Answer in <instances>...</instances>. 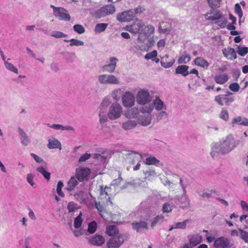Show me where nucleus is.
Segmentation results:
<instances>
[{"instance_id": "69168bd1", "label": "nucleus", "mask_w": 248, "mask_h": 248, "mask_svg": "<svg viewBox=\"0 0 248 248\" xmlns=\"http://www.w3.org/2000/svg\"><path fill=\"white\" fill-rule=\"evenodd\" d=\"M157 36H154L148 40V43L149 47H151L154 45L155 40L157 39Z\"/></svg>"}, {"instance_id": "a878e982", "label": "nucleus", "mask_w": 248, "mask_h": 248, "mask_svg": "<svg viewBox=\"0 0 248 248\" xmlns=\"http://www.w3.org/2000/svg\"><path fill=\"white\" fill-rule=\"evenodd\" d=\"M188 66L186 65H181L178 66L175 69L176 74H181L184 76H186L188 75Z\"/></svg>"}, {"instance_id": "338daca9", "label": "nucleus", "mask_w": 248, "mask_h": 248, "mask_svg": "<svg viewBox=\"0 0 248 248\" xmlns=\"http://www.w3.org/2000/svg\"><path fill=\"white\" fill-rule=\"evenodd\" d=\"M166 42L164 39H160L159 40L157 43V46L158 48H163L165 46Z\"/></svg>"}, {"instance_id": "72a5a7b5", "label": "nucleus", "mask_w": 248, "mask_h": 248, "mask_svg": "<svg viewBox=\"0 0 248 248\" xmlns=\"http://www.w3.org/2000/svg\"><path fill=\"white\" fill-rule=\"evenodd\" d=\"M191 57L190 55L184 54L181 56L178 60V63L179 64H185L190 61Z\"/></svg>"}, {"instance_id": "09e8293b", "label": "nucleus", "mask_w": 248, "mask_h": 248, "mask_svg": "<svg viewBox=\"0 0 248 248\" xmlns=\"http://www.w3.org/2000/svg\"><path fill=\"white\" fill-rule=\"evenodd\" d=\"M51 36L56 38H60L66 37L67 34L59 31H54L51 33Z\"/></svg>"}, {"instance_id": "f8f14e48", "label": "nucleus", "mask_w": 248, "mask_h": 248, "mask_svg": "<svg viewBox=\"0 0 248 248\" xmlns=\"http://www.w3.org/2000/svg\"><path fill=\"white\" fill-rule=\"evenodd\" d=\"M214 246L217 248H230L232 247L229 240L223 237L217 238L214 241Z\"/></svg>"}, {"instance_id": "e433bc0d", "label": "nucleus", "mask_w": 248, "mask_h": 248, "mask_svg": "<svg viewBox=\"0 0 248 248\" xmlns=\"http://www.w3.org/2000/svg\"><path fill=\"white\" fill-rule=\"evenodd\" d=\"M107 23H98L96 25L94 31L96 32H101L104 31L108 26Z\"/></svg>"}, {"instance_id": "13d9d810", "label": "nucleus", "mask_w": 248, "mask_h": 248, "mask_svg": "<svg viewBox=\"0 0 248 248\" xmlns=\"http://www.w3.org/2000/svg\"><path fill=\"white\" fill-rule=\"evenodd\" d=\"M229 89L232 92H237L239 90L240 86L237 83L233 82L230 84Z\"/></svg>"}, {"instance_id": "052dcab7", "label": "nucleus", "mask_w": 248, "mask_h": 248, "mask_svg": "<svg viewBox=\"0 0 248 248\" xmlns=\"http://www.w3.org/2000/svg\"><path fill=\"white\" fill-rule=\"evenodd\" d=\"M67 209L69 212H72L77 209V204L73 202H70L68 204Z\"/></svg>"}, {"instance_id": "a19ab883", "label": "nucleus", "mask_w": 248, "mask_h": 248, "mask_svg": "<svg viewBox=\"0 0 248 248\" xmlns=\"http://www.w3.org/2000/svg\"><path fill=\"white\" fill-rule=\"evenodd\" d=\"M4 64L5 65V67L7 69L17 74L18 73V69L17 68H16L12 63L8 62L6 61H5Z\"/></svg>"}, {"instance_id": "6e6552de", "label": "nucleus", "mask_w": 248, "mask_h": 248, "mask_svg": "<svg viewBox=\"0 0 248 248\" xmlns=\"http://www.w3.org/2000/svg\"><path fill=\"white\" fill-rule=\"evenodd\" d=\"M142 29L139 35L138 40L143 42L154 32L155 28L152 25H148Z\"/></svg>"}, {"instance_id": "f03ea898", "label": "nucleus", "mask_w": 248, "mask_h": 248, "mask_svg": "<svg viewBox=\"0 0 248 248\" xmlns=\"http://www.w3.org/2000/svg\"><path fill=\"white\" fill-rule=\"evenodd\" d=\"M236 146L235 140L232 135L228 136L226 139L219 145V151L222 154L229 153Z\"/></svg>"}, {"instance_id": "c03bdc74", "label": "nucleus", "mask_w": 248, "mask_h": 248, "mask_svg": "<svg viewBox=\"0 0 248 248\" xmlns=\"http://www.w3.org/2000/svg\"><path fill=\"white\" fill-rule=\"evenodd\" d=\"M164 216L162 215H158L155 217L152 220L151 222V227L153 228L155 226L158 222L160 221H162L164 219Z\"/></svg>"}, {"instance_id": "c756f323", "label": "nucleus", "mask_w": 248, "mask_h": 248, "mask_svg": "<svg viewBox=\"0 0 248 248\" xmlns=\"http://www.w3.org/2000/svg\"><path fill=\"white\" fill-rule=\"evenodd\" d=\"M132 226L134 230H136L137 231H139L140 228H145L146 229L148 228L147 224L144 221L133 222L132 224Z\"/></svg>"}, {"instance_id": "79ce46f5", "label": "nucleus", "mask_w": 248, "mask_h": 248, "mask_svg": "<svg viewBox=\"0 0 248 248\" xmlns=\"http://www.w3.org/2000/svg\"><path fill=\"white\" fill-rule=\"evenodd\" d=\"M237 53L241 56H245L248 53V47L238 46Z\"/></svg>"}, {"instance_id": "a18cd8bd", "label": "nucleus", "mask_w": 248, "mask_h": 248, "mask_svg": "<svg viewBox=\"0 0 248 248\" xmlns=\"http://www.w3.org/2000/svg\"><path fill=\"white\" fill-rule=\"evenodd\" d=\"M81 213H80L74 220V227L76 228H78L81 227L82 223V219L81 218Z\"/></svg>"}, {"instance_id": "603ef678", "label": "nucleus", "mask_w": 248, "mask_h": 248, "mask_svg": "<svg viewBox=\"0 0 248 248\" xmlns=\"http://www.w3.org/2000/svg\"><path fill=\"white\" fill-rule=\"evenodd\" d=\"M63 186V183L62 181L58 182L57 186V192L58 194L62 197L64 196V193L62 192V188Z\"/></svg>"}, {"instance_id": "412c9836", "label": "nucleus", "mask_w": 248, "mask_h": 248, "mask_svg": "<svg viewBox=\"0 0 248 248\" xmlns=\"http://www.w3.org/2000/svg\"><path fill=\"white\" fill-rule=\"evenodd\" d=\"M106 232L109 236H115L119 233V230L115 225H108L106 227Z\"/></svg>"}, {"instance_id": "aec40b11", "label": "nucleus", "mask_w": 248, "mask_h": 248, "mask_svg": "<svg viewBox=\"0 0 248 248\" xmlns=\"http://www.w3.org/2000/svg\"><path fill=\"white\" fill-rule=\"evenodd\" d=\"M215 82L218 84L223 85L229 80V76L227 73L216 75L214 77Z\"/></svg>"}, {"instance_id": "6ab92c4d", "label": "nucleus", "mask_w": 248, "mask_h": 248, "mask_svg": "<svg viewBox=\"0 0 248 248\" xmlns=\"http://www.w3.org/2000/svg\"><path fill=\"white\" fill-rule=\"evenodd\" d=\"M222 52L224 56L228 59L232 60L237 58L235 51L233 48H225L222 50Z\"/></svg>"}, {"instance_id": "1a4fd4ad", "label": "nucleus", "mask_w": 248, "mask_h": 248, "mask_svg": "<svg viewBox=\"0 0 248 248\" xmlns=\"http://www.w3.org/2000/svg\"><path fill=\"white\" fill-rule=\"evenodd\" d=\"M144 26V24L141 20L138 21L137 22H135L134 23L130 25L126 26L124 29L133 33L136 34L137 33H140V31H141V29Z\"/></svg>"}, {"instance_id": "7ed1b4c3", "label": "nucleus", "mask_w": 248, "mask_h": 248, "mask_svg": "<svg viewBox=\"0 0 248 248\" xmlns=\"http://www.w3.org/2000/svg\"><path fill=\"white\" fill-rule=\"evenodd\" d=\"M116 8L115 6L112 4H110L105 5L95 11L94 13V16L97 18H100L114 14Z\"/></svg>"}, {"instance_id": "864d4df0", "label": "nucleus", "mask_w": 248, "mask_h": 248, "mask_svg": "<svg viewBox=\"0 0 248 248\" xmlns=\"http://www.w3.org/2000/svg\"><path fill=\"white\" fill-rule=\"evenodd\" d=\"M202 242L201 236H197L196 238H192L190 240V245L192 246H196Z\"/></svg>"}, {"instance_id": "de8ad7c7", "label": "nucleus", "mask_w": 248, "mask_h": 248, "mask_svg": "<svg viewBox=\"0 0 248 248\" xmlns=\"http://www.w3.org/2000/svg\"><path fill=\"white\" fill-rule=\"evenodd\" d=\"M143 173L145 175V178H148L156 175L155 171L150 169L144 170Z\"/></svg>"}, {"instance_id": "423d86ee", "label": "nucleus", "mask_w": 248, "mask_h": 248, "mask_svg": "<svg viewBox=\"0 0 248 248\" xmlns=\"http://www.w3.org/2000/svg\"><path fill=\"white\" fill-rule=\"evenodd\" d=\"M91 173V170L88 168H79L76 170V176L80 182L87 181Z\"/></svg>"}, {"instance_id": "ea45409f", "label": "nucleus", "mask_w": 248, "mask_h": 248, "mask_svg": "<svg viewBox=\"0 0 248 248\" xmlns=\"http://www.w3.org/2000/svg\"><path fill=\"white\" fill-rule=\"evenodd\" d=\"M188 220H186L182 222L177 223L174 227H171L169 229V231H171L173 229H185L186 227V222H188Z\"/></svg>"}, {"instance_id": "bb28decb", "label": "nucleus", "mask_w": 248, "mask_h": 248, "mask_svg": "<svg viewBox=\"0 0 248 248\" xmlns=\"http://www.w3.org/2000/svg\"><path fill=\"white\" fill-rule=\"evenodd\" d=\"M151 123V116L150 114L142 116L139 119V123L143 126H147Z\"/></svg>"}, {"instance_id": "0e129e2a", "label": "nucleus", "mask_w": 248, "mask_h": 248, "mask_svg": "<svg viewBox=\"0 0 248 248\" xmlns=\"http://www.w3.org/2000/svg\"><path fill=\"white\" fill-rule=\"evenodd\" d=\"M171 208L170 205L165 203L163 206V211L164 212L169 213L171 211Z\"/></svg>"}, {"instance_id": "473e14b6", "label": "nucleus", "mask_w": 248, "mask_h": 248, "mask_svg": "<svg viewBox=\"0 0 248 248\" xmlns=\"http://www.w3.org/2000/svg\"><path fill=\"white\" fill-rule=\"evenodd\" d=\"M36 170L38 172H39L43 175V176L46 180H47V181L49 180L50 178V173L47 171L45 168L41 167L37 168Z\"/></svg>"}, {"instance_id": "7c9ffc66", "label": "nucleus", "mask_w": 248, "mask_h": 248, "mask_svg": "<svg viewBox=\"0 0 248 248\" xmlns=\"http://www.w3.org/2000/svg\"><path fill=\"white\" fill-rule=\"evenodd\" d=\"M157 55V52L156 50H153L151 52L147 53L144 58L146 60L151 59L153 61H155L156 63L158 62L159 60L158 59H156V57Z\"/></svg>"}, {"instance_id": "4d7b16f0", "label": "nucleus", "mask_w": 248, "mask_h": 248, "mask_svg": "<svg viewBox=\"0 0 248 248\" xmlns=\"http://www.w3.org/2000/svg\"><path fill=\"white\" fill-rule=\"evenodd\" d=\"M234 12L236 14H237L240 18H241L243 16V12L241 9V6L238 3H236L235 5Z\"/></svg>"}, {"instance_id": "e2e57ef3", "label": "nucleus", "mask_w": 248, "mask_h": 248, "mask_svg": "<svg viewBox=\"0 0 248 248\" xmlns=\"http://www.w3.org/2000/svg\"><path fill=\"white\" fill-rule=\"evenodd\" d=\"M27 179L28 182L31 186H33L34 185L33 182V175L31 173H29L27 175Z\"/></svg>"}, {"instance_id": "bf43d9fd", "label": "nucleus", "mask_w": 248, "mask_h": 248, "mask_svg": "<svg viewBox=\"0 0 248 248\" xmlns=\"http://www.w3.org/2000/svg\"><path fill=\"white\" fill-rule=\"evenodd\" d=\"M243 121L242 118L241 116H238L233 118L232 122V126H234L236 124L242 125L241 123Z\"/></svg>"}, {"instance_id": "0eeeda50", "label": "nucleus", "mask_w": 248, "mask_h": 248, "mask_svg": "<svg viewBox=\"0 0 248 248\" xmlns=\"http://www.w3.org/2000/svg\"><path fill=\"white\" fill-rule=\"evenodd\" d=\"M135 16L134 10L131 9L124 11L118 14L117 19L120 22H129L132 20Z\"/></svg>"}, {"instance_id": "2eb2a0df", "label": "nucleus", "mask_w": 248, "mask_h": 248, "mask_svg": "<svg viewBox=\"0 0 248 248\" xmlns=\"http://www.w3.org/2000/svg\"><path fill=\"white\" fill-rule=\"evenodd\" d=\"M222 16L219 10L212 8L210 12L205 15V17L206 20L216 21L217 19L220 18Z\"/></svg>"}, {"instance_id": "680f3d73", "label": "nucleus", "mask_w": 248, "mask_h": 248, "mask_svg": "<svg viewBox=\"0 0 248 248\" xmlns=\"http://www.w3.org/2000/svg\"><path fill=\"white\" fill-rule=\"evenodd\" d=\"M91 157V154H88V153H85L84 154H83V155H82L79 160H78V161L79 162H83L84 161H85L86 160H88V159H89Z\"/></svg>"}, {"instance_id": "8fccbe9b", "label": "nucleus", "mask_w": 248, "mask_h": 248, "mask_svg": "<svg viewBox=\"0 0 248 248\" xmlns=\"http://www.w3.org/2000/svg\"><path fill=\"white\" fill-rule=\"evenodd\" d=\"M219 117L225 121H227L229 118L228 111L226 109H222L220 112Z\"/></svg>"}, {"instance_id": "f3484780", "label": "nucleus", "mask_w": 248, "mask_h": 248, "mask_svg": "<svg viewBox=\"0 0 248 248\" xmlns=\"http://www.w3.org/2000/svg\"><path fill=\"white\" fill-rule=\"evenodd\" d=\"M109 62V64L103 66L102 68L104 71L112 73L115 69L118 59L115 57H111Z\"/></svg>"}, {"instance_id": "20e7f679", "label": "nucleus", "mask_w": 248, "mask_h": 248, "mask_svg": "<svg viewBox=\"0 0 248 248\" xmlns=\"http://www.w3.org/2000/svg\"><path fill=\"white\" fill-rule=\"evenodd\" d=\"M127 238V237L124 234L111 238L107 242V247L108 248H119Z\"/></svg>"}, {"instance_id": "b1692460", "label": "nucleus", "mask_w": 248, "mask_h": 248, "mask_svg": "<svg viewBox=\"0 0 248 248\" xmlns=\"http://www.w3.org/2000/svg\"><path fill=\"white\" fill-rule=\"evenodd\" d=\"M77 178L76 177L72 176L67 183V185L66 189L69 191H71L74 189L75 187L78 184Z\"/></svg>"}, {"instance_id": "58836bf2", "label": "nucleus", "mask_w": 248, "mask_h": 248, "mask_svg": "<svg viewBox=\"0 0 248 248\" xmlns=\"http://www.w3.org/2000/svg\"><path fill=\"white\" fill-rule=\"evenodd\" d=\"M159 161L154 156L147 157L145 160L146 164L148 165H154L159 163Z\"/></svg>"}, {"instance_id": "f704fd0d", "label": "nucleus", "mask_w": 248, "mask_h": 248, "mask_svg": "<svg viewBox=\"0 0 248 248\" xmlns=\"http://www.w3.org/2000/svg\"><path fill=\"white\" fill-rule=\"evenodd\" d=\"M129 158L131 159V163L135 164L136 163L140 162L141 159V155L139 154L135 153L133 155H131Z\"/></svg>"}, {"instance_id": "37998d69", "label": "nucleus", "mask_w": 248, "mask_h": 248, "mask_svg": "<svg viewBox=\"0 0 248 248\" xmlns=\"http://www.w3.org/2000/svg\"><path fill=\"white\" fill-rule=\"evenodd\" d=\"M238 231L240 232V237L246 243H248V232L244 231L241 229H238Z\"/></svg>"}, {"instance_id": "393cba45", "label": "nucleus", "mask_w": 248, "mask_h": 248, "mask_svg": "<svg viewBox=\"0 0 248 248\" xmlns=\"http://www.w3.org/2000/svg\"><path fill=\"white\" fill-rule=\"evenodd\" d=\"M137 125V123L134 120H128L122 124V127L125 130H131L135 128Z\"/></svg>"}, {"instance_id": "9b49d317", "label": "nucleus", "mask_w": 248, "mask_h": 248, "mask_svg": "<svg viewBox=\"0 0 248 248\" xmlns=\"http://www.w3.org/2000/svg\"><path fill=\"white\" fill-rule=\"evenodd\" d=\"M99 82L101 84H117L119 83L116 77L112 75H102L98 77Z\"/></svg>"}, {"instance_id": "4c0bfd02", "label": "nucleus", "mask_w": 248, "mask_h": 248, "mask_svg": "<svg viewBox=\"0 0 248 248\" xmlns=\"http://www.w3.org/2000/svg\"><path fill=\"white\" fill-rule=\"evenodd\" d=\"M97 227V223L93 221L88 224V232L90 233H93L96 231Z\"/></svg>"}, {"instance_id": "cd10ccee", "label": "nucleus", "mask_w": 248, "mask_h": 248, "mask_svg": "<svg viewBox=\"0 0 248 248\" xmlns=\"http://www.w3.org/2000/svg\"><path fill=\"white\" fill-rule=\"evenodd\" d=\"M18 131L21 137L22 143L25 145H28L30 143V140L27 134L20 128H18Z\"/></svg>"}, {"instance_id": "f257e3e1", "label": "nucleus", "mask_w": 248, "mask_h": 248, "mask_svg": "<svg viewBox=\"0 0 248 248\" xmlns=\"http://www.w3.org/2000/svg\"><path fill=\"white\" fill-rule=\"evenodd\" d=\"M110 191V187L106 186L104 189L102 188L100 196V201L98 202H95V207L97 209L102 217L105 219L107 218L105 215V214L107 213V206L112 205L109 196Z\"/></svg>"}, {"instance_id": "4be33fe9", "label": "nucleus", "mask_w": 248, "mask_h": 248, "mask_svg": "<svg viewBox=\"0 0 248 248\" xmlns=\"http://www.w3.org/2000/svg\"><path fill=\"white\" fill-rule=\"evenodd\" d=\"M195 64L202 68H206L209 67V62L204 59L202 57H197L194 60Z\"/></svg>"}, {"instance_id": "c9c22d12", "label": "nucleus", "mask_w": 248, "mask_h": 248, "mask_svg": "<svg viewBox=\"0 0 248 248\" xmlns=\"http://www.w3.org/2000/svg\"><path fill=\"white\" fill-rule=\"evenodd\" d=\"M215 23L217 24L218 26L219 27V28L223 29L226 26L227 20L224 17H223L222 16L220 18L217 19V20L215 21Z\"/></svg>"}, {"instance_id": "5701e85b", "label": "nucleus", "mask_w": 248, "mask_h": 248, "mask_svg": "<svg viewBox=\"0 0 248 248\" xmlns=\"http://www.w3.org/2000/svg\"><path fill=\"white\" fill-rule=\"evenodd\" d=\"M139 113V110L138 108H133L128 109L124 113V116L127 118H135L137 117V115Z\"/></svg>"}, {"instance_id": "a211bd4d", "label": "nucleus", "mask_w": 248, "mask_h": 248, "mask_svg": "<svg viewBox=\"0 0 248 248\" xmlns=\"http://www.w3.org/2000/svg\"><path fill=\"white\" fill-rule=\"evenodd\" d=\"M175 60L173 58L166 55L161 58V64L163 67L167 68L172 66Z\"/></svg>"}, {"instance_id": "5fc2aeb1", "label": "nucleus", "mask_w": 248, "mask_h": 248, "mask_svg": "<svg viewBox=\"0 0 248 248\" xmlns=\"http://www.w3.org/2000/svg\"><path fill=\"white\" fill-rule=\"evenodd\" d=\"M71 43L70 44V46H83L84 45V42L82 41L78 40L76 39H71L69 40Z\"/></svg>"}, {"instance_id": "3c124183", "label": "nucleus", "mask_w": 248, "mask_h": 248, "mask_svg": "<svg viewBox=\"0 0 248 248\" xmlns=\"http://www.w3.org/2000/svg\"><path fill=\"white\" fill-rule=\"evenodd\" d=\"M208 3L212 8L219 7L221 0H207Z\"/></svg>"}, {"instance_id": "dca6fc26", "label": "nucleus", "mask_w": 248, "mask_h": 248, "mask_svg": "<svg viewBox=\"0 0 248 248\" xmlns=\"http://www.w3.org/2000/svg\"><path fill=\"white\" fill-rule=\"evenodd\" d=\"M105 242V238L100 235H95L92 236L89 240V243L95 246H101Z\"/></svg>"}, {"instance_id": "39448f33", "label": "nucleus", "mask_w": 248, "mask_h": 248, "mask_svg": "<svg viewBox=\"0 0 248 248\" xmlns=\"http://www.w3.org/2000/svg\"><path fill=\"white\" fill-rule=\"evenodd\" d=\"M122 113V108L120 105L117 103H113L111 105L108 116L109 119L114 120L119 118Z\"/></svg>"}, {"instance_id": "2f4dec72", "label": "nucleus", "mask_w": 248, "mask_h": 248, "mask_svg": "<svg viewBox=\"0 0 248 248\" xmlns=\"http://www.w3.org/2000/svg\"><path fill=\"white\" fill-rule=\"evenodd\" d=\"M154 105L155 108L159 111L163 109L164 103L159 97H156L154 101Z\"/></svg>"}, {"instance_id": "ddd939ff", "label": "nucleus", "mask_w": 248, "mask_h": 248, "mask_svg": "<svg viewBox=\"0 0 248 248\" xmlns=\"http://www.w3.org/2000/svg\"><path fill=\"white\" fill-rule=\"evenodd\" d=\"M135 96L130 92L125 93L123 96V104L125 107L131 108L135 102Z\"/></svg>"}, {"instance_id": "9d476101", "label": "nucleus", "mask_w": 248, "mask_h": 248, "mask_svg": "<svg viewBox=\"0 0 248 248\" xmlns=\"http://www.w3.org/2000/svg\"><path fill=\"white\" fill-rule=\"evenodd\" d=\"M151 97L147 91L141 90L139 92L137 97V101L140 105H144L150 102Z\"/></svg>"}, {"instance_id": "6e6d98bb", "label": "nucleus", "mask_w": 248, "mask_h": 248, "mask_svg": "<svg viewBox=\"0 0 248 248\" xmlns=\"http://www.w3.org/2000/svg\"><path fill=\"white\" fill-rule=\"evenodd\" d=\"M225 98V95L223 94L218 95L215 98V101L220 106H223L224 105L223 101Z\"/></svg>"}, {"instance_id": "c85d7f7f", "label": "nucleus", "mask_w": 248, "mask_h": 248, "mask_svg": "<svg viewBox=\"0 0 248 248\" xmlns=\"http://www.w3.org/2000/svg\"><path fill=\"white\" fill-rule=\"evenodd\" d=\"M47 147L49 149L59 148L61 150L62 148L61 142L57 139L49 140Z\"/></svg>"}, {"instance_id": "4468645a", "label": "nucleus", "mask_w": 248, "mask_h": 248, "mask_svg": "<svg viewBox=\"0 0 248 248\" xmlns=\"http://www.w3.org/2000/svg\"><path fill=\"white\" fill-rule=\"evenodd\" d=\"M55 16L57 17L60 20L69 21L70 20V16L67 11L62 7L59 8L54 14Z\"/></svg>"}, {"instance_id": "774afa93", "label": "nucleus", "mask_w": 248, "mask_h": 248, "mask_svg": "<svg viewBox=\"0 0 248 248\" xmlns=\"http://www.w3.org/2000/svg\"><path fill=\"white\" fill-rule=\"evenodd\" d=\"M31 155L34 158L35 161L37 163H41L43 159L34 153H31Z\"/></svg>"}, {"instance_id": "49530a36", "label": "nucleus", "mask_w": 248, "mask_h": 248, "mask_svg": "<svg viewBox=\"0 0 248 248\" xmlns=\"http://www.w3.org/2000/svg\"><path fill=\"white\" fill-rule=\"evenodd\" d=\"M74 31L79 34H82L85 31L84 28L80 24H76L73 26Z\"/></svg>"}]
</instances>
